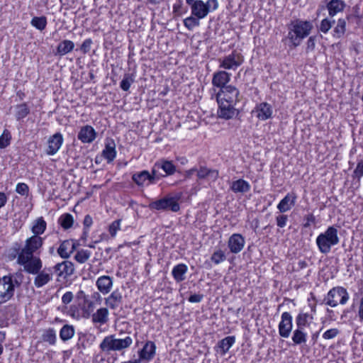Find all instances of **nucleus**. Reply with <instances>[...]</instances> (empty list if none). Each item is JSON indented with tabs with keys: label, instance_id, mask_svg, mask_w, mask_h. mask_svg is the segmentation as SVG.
<instances>
[{
	"label": "nucleus",
	"instance_id": "nucleus-1",
	"mask_svg": "<svg viewBox=\"0 0 363 363\" xmlns=\"http://www.w3.org/2000/svg\"><path fill=\"white\" fill-rule=\"evenodd\" d=\"M43 245V238L40 236L32 235L25 241L23 247L16 244L18 247L13 248L14 252L10 256L12 259L16 258V262L23 267V269L28 274H37L43 267V262L39 257L34 253L40 250Z\"/></svg>",
	"mask_w": 363,
	"mask_h": 363
},
{
	"label": "nucleus",
	"instance_id": "nucleus-2",
	"mask_svg": "<svg viewBox=\"0 0 363 363\" xmlns=\"http://www.w3.org/2000/svg\"><path fill=\"white\" fill-rule=\"evenodd\" d=\"M313 28L312 22L297 19L293 21L289 26L287 38L294 48L301 45L303 40L308 37Z\"/></svg>",
	"mask_w": 363,
	"mask_h": 363
},
{
	"label": "nucleus",
	"instance_id": "nucleus-3",
	"mask_svg": "<svg viewBox=\"0 0 363 363\" xmlns=\"http://www.w3.org/2000/svg\"><path fill=\"white\" fill-rule=\"evenodd\" d=\"M339 242L338 230L334 226H329L324 232L320 233L315 239L318 249L323 254L329 253L332 247L337 245Z\"/></svg>",
	"mask_w": 363,
	"mask_h": 363
},
{
	"label": "nucleus",
	"instance_id": "nucleus-4",
	"mask_svg": "<svg viewBox=\"0 0 363 363\" xmlns=\"http://www.w3.org/2000/svg\"><path fill=\"white\" fill-rule=\"evenodd\" d=\"M91 301L83 290H79L75 296V303L70 306L68 313L76 319L89 318L90 316Z\"/></svg>",
	"mask_w": 363,
	"mask_h": 363
},
{
	"label": "nucleus",
	"instance_id": "nucleus-5",
	"mask_svg": "<svg viewBox=\"0 0 363 363\" xmlns=\"http://www.w3.org/2000/svg\"><path fill=\"white\" fill-rule=\"evenodd\" d=\"M185 1L190 7L191 13L201 20L206 18L210 13L216 11L219 6L218 0Z\"/></svg>",
	"mask_w": 363,
	"mask_h": 363
},
{
	"label": "nucleus",
	"instance_id": "nucleus-6",
	"mask_svg": "<svg viewBox=\"0 0 363 363\" xmlns=\"http://www.w3.org/2000/svg\"><path fill=\"white\" fill-rule=\"evenodd\" d=\"M133 343V339L130 336L125 338H116L114 335H108L104 337L100 344L102 351L109 352L111 351H120L129 347Z\"/></svg>",
	"mask_w": 363,
	"mask_h": 363
},
{
	"label": "nucleus",
	"instance_id": "nucleus-7",
	"mask_svg": "<svg viewBox=\"0 0 363 363\" xmlns=\"http://www.w3.org/2000/svg\"><path fill=\"white\" fill-rule=\"evenodd\" d=\"M350 298L347 289L342 286L332 288L325 298V304L330 307H336L338 304L345 305Z\"/></svg>",
	"mask_w": 363,
	"mask_h": 363
},
{
	"label": "nucleus",
	"instance_id": "nucleus-8",
	"mask_svg": "<svg viewBox=\"0 0 363 363\" xmlns=\"http://www.w3.org/2000/svg\"><path fill=\"white\" fill-rule=\"evenodd\" d=\"M181 195L179 194L175 196H166L159 200L154 201L149 204V208L152 210L157 211H168L172 212H177L180 209L179 200Z\"/></svg>",
	"mask_w": 363,
	"mask_h": 363
},
{
	"label": "nucleus",
	"instance_id": "nucleus-9",
	"mask_svg": "<svg viewBox=\"0 0 363 363\" xmlns=\"http://www.w3.org/2000/svg\"><path fill=\"white\" fill-rule=\"evenodd\" d=\"M219 67L225 70H236L244 62L243 55L237 50L220 57L218 60Z\"/></svg>",
	"mask_w": 363,
	"mask_h": 363
},
{
	"label": "nucleus",
	"instance_id": "nucleus-10",
	"mask_svg": "<svg viewBox=\"0 0 363 363\" xmlns=\"http://www.w3.org/2000/svg\"><path fill=\"white\" fill-rule=\"evenodd\" d=\"M14 292L13 276L8 275L0 278V306L11 300Z\"/></svg>",
	"mask_w": 363,
	"mask_h": 363
},
{
	"label": "nucleus",
	"instance_id": "nucleus-11",
	"mask_svg": "<svg viewBox=\"0 0 363 363\" xmlns=\"http://www.w3.org/2000/svg\"><path fill=\"white\" fill-rule=\"evenodd\" d=\"M239 90L233 85H228L220 89L216 94V101L237 104L239 101Z\"/></svg>",
	"mask_w": 363,
	"mask_h": 363
},
{
	"label": "nucleus",
	"instance_id": "nucleus-12",
	"mask_svg": "<svg viewBox=\"0 0 363 363\" xmlns=\"http://www.w3.org/2000/svg\"><path fill=\"white\" fill-rule=\"evenodd\" d=\"M274 108L272 106L267 102H260L257 104L252 114L259 121H267L272 118Z\"/></svg>",
	"mask_w": 363,
	"mask_h": 363
},
{
	"label": "nucleus",
	"instance_id": "nucleus-13",
	"mask_svg": "<svg viewBox=\"0 0 363 363\" xmlns=\"http://www.w3.org/2000/svg\"><path fill=\"white\" fill-rule=\"evenodd\" d=\"M293 328V318L289 312H284L281 315V321L278 325L279 335L284 338H288Z\"/></svg>",
	"mask_w": 363,
	"mask_h": 363
},
{
	"label": "nucleus",
	"instance_id": "nucleus-14",
	"mask_svg": "<svg viewBox=\"0 0 363 363\" xmlns=\"http://www.w3.org/2000/svg\"><path fill=\"white\" fill-rule=\"evenodd\" d=\"M218 108L217 111L218 116L225 120L230 119L236 114V104L217 101Z\"/></svg>",
	"mask_w": 363,
	"mask_h": 363
},
{
	"label": "nucleus",
	"instance_id": "nucleus-15",
	"mask_svg": "<svg viewBox=\"0 0 363 363\" xmlns=\"http://www.w3.org/2000/svg\"><path fill=\"white\" fill-rule=\"evenodd\" d=\"M155 172H152V174H151L147 170H143L139 172L135 173L132 179L133 182L140 186H148L155 182Z\"/></svg>",
	"mask_w": 363,
	"mask_h": 363
},
{
	"label": "nucleus",
	"instance_id": "nucleus-16",
	"mask_svg": "<svg viewBox=\"0 0 363 363\" xmlns=\"http://www.w3.org/2000/svg\"><path fill=\"white\" fill-rule=\"evenodd\" d=\"M245 244L244 237L239 233L233 234L228 239V247L230 252L238 254L242 250Z\"/></svg>",
	"mask_w": 363,
	"mask_h": 363
},
{
	"label": "nucleus",
	"instance_id": "nucleus-17",
	"mask_svg": "<svg viewBox=\"0 0 363 363\" xmlns=\"http://www.w3.org/2000/svg\"><path fill=\"white\" fill-rule=\"evenodd\" d=\"M156 345L152 341H147L143 347L138 352L140 362H150L155 355Z\"/></svg>",
	"mask_w": 363,
	"mask_h": 363
},
{
	"label": "nucleus",
	"instance_id": "nucleus-18",
	"mask_svg": "<svg viewBox=\"0 0 363 363\" xmlns=\"http://www.w3.org/2000/svg\"><path fill=\"white\" fill-rule=\"evenodd\" d=\"M219 172L217 169H209L206 166H200L197 170V179L206 180L209 184L215 182L218 178Z\"/></svg>",
	"mask_w": 363,
	"mask_h": 363
},
{
	"label": "nucleus",
	"instance_id": "nucleus-19",
	"mask_svg": "<svg viewBox=\"0 0 363 363\" xmlns=\"http://www.w3.org/2000/svg\"><path fill=\"white\" fill-rule=\"evenodd\" d=\"M231 79V74L225 71H216L213 74L212 84L213 86L219 88L220 89L227 86V84Z\"/></svg>",
	"mask_w": 363,
	"mask_h": 363
},
{
	"label": "nucleus",
	"instance_id": "nucleus-20",
	"mask_svg": "<svg viewBox=\"0 0 363 363\" xmlns=\"http://www.w3.org/2000/svg\"><path fill=\"white\" fill-rule=\"evenodd\" d=\"M297 196L294 192L288 193L277 204V209L280 213L290 211L295 205Z\"/></svg>",
	"mask_w": 363,
	"mask_h": 363
},
{
	"label": "nucleus",
	"instance_id": "nucleus-21",
	"mask_svg": "<svg viewBox=\"0 0 363 363\" xmlns=\"http://www.w3.org/2000/svg\"><path fill=\"white\" fill-rule=\"evenodd\" d=\"M101 157H104L108 163L112 162L116 157V143L112 139H107L105 142V147L102 151Z\"/></svg>",
	"mask_w": 363,
	"mask_h": 363
},
{
	"label": "nucleus",
	"instance_id": "nucleus-22",
	"mask_svg": "<svg viewBox=\"0 0 363 363\" xmlns=\"http://www.w3.org/2000/svg\"><path fill=\"white\" fill-rule=\"evenodd\" d=\"M36 277L34 279V285L37 288H41L47 284L52 278V270L50 268H45L42 271H39L36 274Z\"/></svg>",
	"mask_w": 363,
	"mask_h": 363
},
{
	"label": "nucleus",
	"instance_id": "nucleus-23",
	"mask_svg": "<svg viewBox=\"0 0 363 363\" xmlns=\"http://www.w3.org/2000/svg\"><path fill=\"white\" fill-rule=\"evenodd\" d=\"M48 147L47 154L49 155H55L60 148L62 143L63 138L61 133H57L48 139Z\"/></svg>",
	"mask_w": 363,
	"mask_h": 363
},
{
	"label": "nucleus",
	"instance_id": "nucleus-24",
	"mask_svg": "<svg viewBox=\"0 0 363 363\" xmlns=\"http://www.w3.org/2000/svg\"><path fill=\"white\" fill-rule=\"evenodd\" d=\"M235 342V337L234 336H228L218 342L216 351L221 355H225Z\"/></svg>",
	"mask_w": 363,
	"mask_h": 363
},
{
	"label": "nucleus",
	"instance_id": "nucleus-25",
	"mask_svg": "<svg viewBox=\"0 0 363 363\" xmlns=\"http://www.w3.org/2000/svg\"><path fill=\"white\" fill-rule=\"evenodd\" d=\"M75 249V243L72 240L63 241L57 249L58 255L62 258H68Z\"/></svg>",
	"mask_w": 363,
	"mask_h": 363
},
{
	"label": "nucleus",
	"instance_id": "nucleus-26",
	"mask_svg": "<svg viewBox=\"0 0 363 363\" xmlns=\"http://www.w3.org/2000/svg\"><path fill=\"white\" fill-rule=\"evenodd\" d=\"M53 269L58 277H67L71 275L74 272L73 264L68 261L57 264Z\"/></svg>",
	"mask_w": 363,
	"mask_h": 363
},
{
	"label": "nucleus",
	"instance_id": "nucleus-27",
	"mask_svg": "<svg viewBox=\"0 0 363 363\" xmlns=\"http://www.w3.org/2000/svg\"><path fill=\"white\" fill-rule=\"evenodd\" d=\"M326 7L328 11V15L332 18L344 10L345 4L341 0H330L327 4Z\"/></svg>",
	"mask_w": 363,
	"mask_h": 363
},
{
	"label": "nucleus",
	"instance_id": "nucleus-28",
	"mask_svg": "<svg viewBox=\"0 0 363 363\" xmlns=\"http://www.w3.org/2000/svg\"><path fill=\"white\" fill-rule=\"evenodd\" d=\"M188 267L184 263L178 264L172 268V275L176 282L183 281L186 279Z\"/></svg>",
	"mask_w": 363,
	"mask_h": 363
},
{
	"label": "nucleus",
	"instance_id": "nucleus-29",
	"mask_svg": "<svg viewBox=\"0 0 363 363\" xmlns=\"http://www.w3.org/2000/svg\"><path fill=\"white\" fill-rule=\"evenodd\" d=\"M313 320V315L309 313L300 312L296 317V325L299 328L305 329L308 327Z\"/></svg>",
	"mask_w": 363,
	"mask_h": 363
},
{
	"label": "nucleus",
	"instance_id": "nucleus-30",
	"mask_svg": "<svg viewBox=\"0 0 363 363\" xmlns=\"http://www.w3.org/2000/svg\"><path fill=\"white\" fill-rule=\"evenodd\" d=\"M251 186L250 183L245 179H239L233 181L230 184V189L235 194L247 193L250 190Z\"/></svg>",
	"mask_w": 363,
	"mask_h": 363
},
{
	"label": "nucleus",
	"instance_id": "nucleus-31",
	"mask_svg": "<svg viewBox=\"0 0 363 363\" xmlns=\"http://www.w3.org/2000/svg\"><path fill=\"white\" fill-rule=\"evenodd\" d=\"M112 279L108 276H102L97 279L96 286L103 294H108L112 287Z\"/></svg>",
	"mask_w": 363,
	"mask_h": 363
},
{
	"label": "nucleus",
	"instance_id": "nucleus-32",
	"mask_svg": "<svg viewBox=\"0 0 363 363\" xmlns=\"http://www.w3.org/2000/svg\"><path fill=\"white\" fill-rule=\"evenodd\" d=\"M308 334L305 329L298 327L293 331L291 340L294 345H300L307 342Z\"/></svg>",
	"mask_w": 363,
	"mask_h": 363
},
{
	"label": "nucleus",
	"instance_id": "nucleus-33",
	"mask_svg": "<svg viewBox=\"0 0 363 363\" xmlns=\"http://www.w3.org/2000/svg\"><path fill=\"white\" fill-rule=\"evenodd\" d=\"M347 22L345 18H339L337 24L333 30V36L335 38L339 39L342 38L346 32Z\"/></svg>",
	"mask_w": 363,
	"mask_h": 363
},
{
	"label": "nucleus",
	"instance_id": "nucleus-34",
	"mask_svg": "<svg viewBox=\"0 0 363 363\" xmlns=\"http://www.w3.org/2000/svg\"><path fill=\"white\" fill-rule=\"evenodd\" d=\"M46 227H47V223L43 217H40V218H37L34 221L33 225L31 228L33 235L40 236V235H42L45 231Z\"/></svg>",
	"mask_w": 363,
	"mask_h": 363
},
{
	"label": "nucleus",
	"instance_id": "nucleus-35",
	"mask_svg": "<svg viewBox=\"0 0 363 363\" xmlns=\"http://www.w3.org/2000/svg\"><path fill=\"white\" fill-rule=\"evenodd\" d=\"M156 165L162 169L167 175H172L176 172V166L173 164L172 161L167 160H161Z\"/></svg>",
	"mask_w": 363,
	"mask_h": 363
},
{
	"label": "nucleus",
	"instance_id": "nucleus-36",
	"mask_svg": "<svg viewBox=\"0 0 363 363\" xmlns=\"http://www.w3.org/2000/svg\"><path fill=\"white\" fill-rule=\"evenodd\" d=\"M201 18L196 17L191 13V15L183 20V23L188 30H193L195 28L199 27L201 25Z\"/></svg>",
	"mask_w": 363,
	"mask_h": 363
},
{
	"label": "nucleus",
	"instance_id": "nucleus-37",
	"mask_svg": "<svg viewBox=\"0 0 363 363\" xmlns=\"http://www.w3.org/2000/svg\"><path fill=\"white\" fill-rule=\"evenodd\" d=\"M122 301V295L118 290L113 291L106 298L107 305L111 308H117Z\"/></svg>",
	"mask_w": 363,
	"mask_h": 363
},
{
	"label": "nucleus",
	"instance_id": "nucleus-38",
	"mask_svg": "<svg viewBox=\"0 0 363 363\" xmlns=\"http://www.w3.org/2000/svg\"><path fill=\"white\" fill-rule=\"evenodd\" d=\"M108 310L106 308H101L92 315V321L101 324L105 323L108 320Z\"/></svg>",
	"mask_w": 363,
	"mask_h": 363
},
{
	"label": "nucleus",
	"instance_id": "nucleus-39",
	"mask_svg": "<svg viewBox=\"0 0 363 363\" xmlns=\"http://www.w3.org/2000/svg\"><path fill=\"white\" fill-rule=\"evenodd\" d=\"M74 44L72 41L65 40L57 45V52L60 55H65L71 52L74 49Z\"/></svg>",
	"mask_w": 363,
	"mask_h": 363
},
{
	"label": "nucleus",
	"instance_id": "nucleus-40",
	"mask_svg": "<svg viewBox=\"0 0 363 363\" xmlns=\"http://www.w3.org/2000/svg\"><path fill=\"white\" fill-rule=\"evenodd\" d=\"M77 138L84 143H91V126L86 125L82 127L77 135Z\"/></svg>",
	"mask_w": 363,
	"mask_h": 363
},
{
	"label": "nucleus",
	"instance_id": "nucleus-41",
	"mask_svg": "<svg viewBox=\"0 0 363 363\" xmlns=\"http://www.w3.org/2000/svg\"><path fill=\"white\" fill-rule=\"evenodd\" d=\"M16 118L20 121L26 118L30 113V108L26 103L18 104L16 106Z\"/></svg>",
	"mask_w": 363,
	"mask_h": 363
},
{
	"label": "nucleus",
	"instance_id": "nucleus-42",
	"mask_svg": "<svg viewBox=\"0 0 363 363\" xmlns=\"http://www.w3.org/2000/svg\"><path fill=\"white\" fill-rule=\"evenodd\" d=\"M73 223V217L69 213H64L58 219V223L65 230L70 228L72 226Z\"/></svg>",
	"mask_w": 363,
	"mask_h": 363
},
{
	"label": "nucleus",
	"instance_id": "nucleus-43",
	"mask_svg": "<svg viewBox=\"0 0 363 363\" xmlns=\"http://www.w3.org/2000/svg\"><path fill=\"white\" fill-rule=\"evenodd\" d=\"M74 334V328L72 325H65L60 330V337L63 341H67L71 339Z\"/></svg>",
	"mask_w": 363,
	"mask_h": 363
},
{
	"label": "nucleus",
	"instance_id": "nucleus-44",
	"mask_svg": "<svg viewBox=\"0 0 363 363\" xmlns=\"http://www.w3.org/2000/svg\"><path fill=\"white\" fill-rule=\"evenodd\" d=\"M30 24L35 28L43 30L47 26V18L45 16L34 17L32 18Z\"/></svg>",
	"mask_w": 363,
	"mask_h": 363
},
{
	"label": "nucleus",
	"instance_id": "nucleus-45",
	"mask_svg": "<svg viewBox=\"0 0 363 363\" xmlns=\"http://www.w3.org/2000/svg\"><path fill=\"white\" fill-rule=\"evenodd\" d=\"M226 259L225 252L221 249H218L213 252L211 255V260L215 264H219L221 262H224Z\"/></svg>",
	"mask_w": 363,
	"mask_h": 363
},
{
	"label": "nucleus",
	"instance_id": "nucleus-46",
	"mask_svg": "<svg viewBox=\"0 0 363 363\" xmlns=\"http://www.w3.org/2000/svg\"><path fill=\"white\" fill-rule=\"evenodd\" d=\"M334 23L335 21L330 18H323L318 26L319 31L326 34L330 30Z\"/></svg>",
	"mask_w": 363,
	"mask_h": 363
},
{
	"label": "nucleus",
	"instance_id": "nucleus-47",
	"mask_svg": "<svg viewBox=\"0 0 363 363\" xmlns=\"http://www.w3.org/2000/svg\"><path fill=\"white\" fill-rule=\"evenodd\" d=\"M42 339L44 342H48L50 345H55L56 342V333L54 329L49 328L44 331Z\"/></svg>",
	"mask_w": 363,
	"mask_h": 363
},
{
	"label": "nucleus",
	"instance_id": "nucleus-48",
	"mask_svg": "<svg viewBox=\"0 0 363 363\" xmlns=\"http://www.w3.org/2000/svg\"><path fill=\"white\" fill-rule=\"evenodd\" d=\"M134 81L135 77L133 74H126L120 83V87L123 91H128Z\"/></svg>",
	"mask_w": 363,
	"mask_h": 363
},
{
	"label": "nucleus",
	"instance_id": "nucleus-49",
	"mask_svg": "<svg viewBox=\"0 0 363 363\" xmlns=\"http://www.w3.org/2000/svg\"><path fill=\"white\" fill-rule=\"evenodd\" d=\"M11 140V134L10 131L5 129L0 136V149H4L10 145Z\"/></svg>",
	"mask_w": 363,
	"mask_h": 363
},
{
	"label": "nucleus",
	"instance_id": "nucleus-50",
	"mask_svg": "<svg viewBox=\"0 0 363 363\" xmlns=\"http://www.w3.org/2000/svg\"><path fill=\"white\" fill-rule=\"evenodd\" d=\"M84 230L83 232V234L81 237V242H82L84 244L86 241L87 238L89 236V228L91 225V218L89 215L86 216L84 220Z\"/></svg>",
	"mask_w": 363,
	"mask_h": 363
},
{
	"label": "nucleus",
	"instance_id": "nucleus-51",
	"mask_svg": "<svg viewBox=\"0 0 363 363\" xmlns=\"http://www.w3.org/2000/svg\"><path fill=\"white\" fill-rule=\"evenodd\" d=\"M121 220L118 219L112 222L108 227V232L112 237H115L121 228Z\"/></svg>",
	"mask_w": 363,
	"mask_h": 363
},
{
	"label": "nucleus",
	"instance_id": "nucleus-52",
	"mask_svg": "<svg viewBox=\"0 0 363 363\" xmlns=\"http://www.w3.org/2000/svg\"><path fill=\"white\" fill-rule=\"evenodd\" d=\"M75 259L79 263H84L89 258V252L87 250H80L74 256Z\"/></svg>",
	"mask_w": 363,
	"mask_h": 363
},
{
	"label": "nucleus",
	"instance_id": "nucleus-53",
	"mask_svg": "<svg viewBox=\"0 0 363 363\" xmlns=\"http://www.w3.org/2000/svg\"><path fill=\"white\" fill-rule=\"evenodd\" d=\"M339 333L340 331L337 328L328 329L323 334V338L325 340L333 339L339 334Z\"/></svg>",
	"mask_w": 363,
	"mask_h": 363
},
{
	"label": "nucleus",
	"instance_id": "nucleus-54",
	"mask_svg": "<svg viewBox=\"0 0 363 363\" xmlns=\"http://www.w3.org/2000/svg\"><path fill=\"white\" fill-rule=\"evenodd\" d=\"M16 191L22 196H28L29 192L28 186L25 183H18L16 185Z\"/></svg>",
	"mask_w": 363,
	"mask_h": 363
},
{
	"label": "nucleus",
	"instance_id": "nucleus-55",
	"mask_svg": "<svg viewBox=\"0 0 363 363\" xmlns=\"http://www.w3.org/2000/svg\"><path fill=\"white\" fill-rule=\"evenodd\" d=\"M304 228H309L311 225L315 223V217L313 213H308L304 217Z\"/></svg>",
	"mask_w": 363,
	"mask_h": 363
},
{
	"label": "nucleus",
	"instance_id": "nucleus-56",
	"mask_svg": "<svg viewBox=\"0 0 363 363\" xmlns=\"http://www.w3.org/2000/svg\"><path fill=\"white\" fill-rule=\"evenodd\" d=\"M288 220V216L284 214L279 215L276 217L277 225L279 228H284L286 226Z\"/></svg>",
	"mask_w": 363,
	"mask_h": 363
},
{
	"label": "nucleus",
	"instance_id": "nucleus-57",
	"mask_svg": "<svg viewBox=\"0 0 363 363\" xmlns=\"http://www.w3.org/2000/svg\"><path fill=\"white\" fill-rule=\"evenodd\" d=\"M316 37L315 35L310 36L306 43V50L311 52L314 50L315 47Z\"/></svg>",
	"mask_w": 363,
	"mask_h": 363
},
{
	"label": "nucleus",
	"instance_id": "nucleus-58",
	"mask_svg": "<svg viewBox=\"0 0 363 363\" xmlns=\"http://www.w3.org/2000/svg\"><path fill=\"white\" fill-rule=\"evenodd\" d=\"M74 298V295L71 291L66 292L62 297V302L64 304H69Z\"/></svg>",
	"mask_w": 363,
	"mask_h": 363
},
{
	"label": "nucleus",
	"instance_id": "nucleus-59",
	"mask_svg": "<svg viewBox=\"0 0 363 363\" xmlns=\"http://www.w3.org/2000/svg\"><path fill=\"white\" fill-rule=\"evenodd\" d=\"M354 176L360 178L363 176V161L358 162L356 169L354 171Z\"/></svg>",
	"mask_w": 363,
	"mask_h": 363
},
{
	"label": "nucleus",
	"instance_id": "nucleus-60",
	"mask_svg": "<svg viewBox=\"0 0 363 363\" xmlns=\"http://www.w3.org/2000/svg\"><path fill=\"white\" fill-rule=\"evenodd\" d=\"M357 317L359 321L363 323V296L360 298L358 309H357Z\"/></svg>",
	"mask_w": 363,
	"mask_h": 363
},
{
	"label": "nucleus",
	"instance_id": "nucleus-61",
	"mask_svg": "<svg viewBox=\"0 0 363 363\" xmlns=\"http://www.w3.org/2000/svg\"><path fill=\"white\" fill-rule=\"evenodd\" d=\"M90 48H91V40L87 39V40H84V43H82V46L80 48V50L83 53H86L89 51Z\"/></svg>",
	"mask_w": 363,
	"mask_h": 363
},
{
	"label": "nucleus",
	"instance_id": "nucleus-62",
	"mask_svg": "<svg viewBox=\"0 0 363 363\" xmlns=\"http://www.w3.org/2000/svg\"><path fill=\"white\" fill-rule=\"evenodd\" d=\"M203 299V295L201 294H192L189 298V301L191 303H199Z\"/></svg>",
	"mask_w": 363,
	"mask_h": 363
},
{
	"label": "nucleus",
	"instance_id": "nucleus-63",
	"mask_svg": "<svg viewBox=\"0 0 363 363\" xmlns=\"http://www.w3.org/2000/svg\"><path fill=\"white\" fill-rule=\"evenodd\" d=\"M198 168L194 167L190 169L185 171L184 176L186 178H191L192 175L196 172L197 174Z\"/></svg>",
	"mask_w": 363,
	"mask_h": 363
},
{
	"label": "nucleus",
	"instance_id": "nucleus-64",
	"mask_svg": "<svg viewBox=\"0 0 363 363\" xmlns=\"http://www.w3.org/2000/svg\"><path fill=\"white\" fill-rule=\"evenodd\" d=\"M7 201V197L4 192H0V208L5 206Z\"/></svg>",
	"mask_w": 363,
	"mask_h": 363
}]
</instances>
